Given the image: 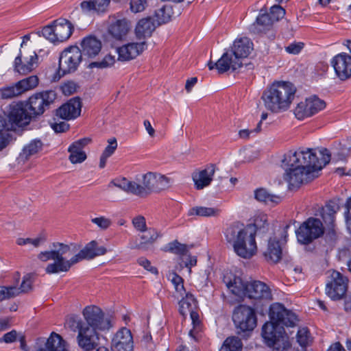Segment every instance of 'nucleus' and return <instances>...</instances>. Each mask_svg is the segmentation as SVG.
Instances as JSON below:
<instances>
[{
  "instance_id": "obj_3",
  "label": "nucleus",
  "mask_w": 351,
  "mask_h": 351,
  "mask_svg": "<svg viewBox=\"0 0 351 351\" xmlns=\"http://www.w3.org/2000/svg\"><path fill=\"white\" fill-rule=\"evenodd\" d=\"M171 184V179L157 171H148L136 177L135 180L126 178L112 180L109 186H113L140 198H145L152 193H159L167 190Z\"/></svg>"
},
{
  "instance_id": "obj_50",
  "label": "nucleus",
  "mask_w": 351,
  "mask_h": 351,
  "mask_svg": "<svg viewBox=\"0 0 351 351\" xmlns=\"http://www.w3.org/2000/svg\"><path fill=\"white\" fill-rule=\"evenodd\" d=\"M267 216L264 213L256 214L254 217V222L252 224H249L254 228L255 233L258 230L265 228L268 226L267 223Z\"/></svg>"
},
{
  "instance_id": "obj_21",
  "label": "nucleus",
  "mask_w": 351,
  "mask_h": 351,
  "mask_svg": "<svg viewBox=\"0 0 351 351\" xmlns=\"http://www.w3.org/2000/svg\"><path fill=\"white\" fill-rule=\"evenodd\" d=\"M89 138H84L74 141L68 148L69 160L73 165L81 164L87 158L84 148L90 143Z\"/></svg>"
},
{
  "instance_id": "obj_22",
  "label": "nucleus",
  "mask_w": 351,
  "mask_h": 351,
  "mask_svg": "<svg viewBox=\"0 0 351 351\" xmlns=\"http://www.w3.org/2000/svg\"><path fill=\"white\" fill-rule=\"evenodd\" d=\"M81 108L80 99L73 98L57 110L56 116L64 120L74 119L80 116Z\"/></svg>"
},
{
  "instance_id": "obj_61",
  "label": "nucleus",
  "mask_w": 351,
  "mask_h": 351,
  "mask_svg": "<svg viewBox=\"0 0 351 351\" xmlns=\"http://www.w3.org/2000/svg\"><path fill=\"white\" fill-rule=\"evenodd\" d=\"M51 128L56 132H64L69 130V125L65 121H60V122H51L50 123Z\"/></svg>"
},
{
  "instance_id": "obj_36",
  "label": "nucleus",
  "mask_w": 351,
  "mask_h": 351,
  "mask_svg": "<svg viewBox=\"0 0 351 351\" xmlns=\"http://www.w3.org/2000/svg\"><path fill=\"white\" fill-rule=\"evenodd\" d=\"M338 210V206L335 204H328L322 208L321 215L329 229L334 227L335 214Z\"/></svg>"
},
{
  "instance_id": "obj_40",
  "label": "nucleus",
  "mask_w": 351,
  "mask_h": 351,
  "mask_svg": "<svg viewBox=\"0 0 351 351\" xmlns=\"http://www.w3.org/2000/svg\"><path fill=\"white\" fill-rule=\"evenodd\" d=\"M221 210L216 207L195 206L189 210V215H197L200 217H217Z\"/></svg>"
},
{
  "instance_id": "obj_30",
  "label": "nucleus",
  "mask_w": 351,
  "mask_h": 351,
  "mask_svg": "<svg viewBox=\"0 0 351 351\" xmlns=\"http://www.w3.org/2000/svg\"><path fill=\"white\" fill-rule=\"evenodd\" d=\"M110 0H88L81 3V8L84 12H106L110 5Z\"/></svg>"
},
{
  "instance_id": "obj_45",
  "label": "nucleus",
  "mask_w": 351,
  "mask_h": 351,
  "mask_svg": "<svg viewBox=\"0 0 351 351\" xmlns=\"http://www.w3.org/2000/svg\"><path fill=\"white\" fill-rule=\"evenodd\" d=\"M90 222L99 230L105 231L112 225V221L110 217L104 215H99L90 219Z\"/></svg>"
},
{
  "instance_id": "obj_35",
  "label": "nucleus",
  "mask_w": 351,
  "mask_h": 351,
  "mask_svg": "<svg viewBox=\"0 0 351 351\" xmlns=\"http://www.w3.org/2000/svg\"><path fill=\"white\" fill-rule=\"evenodd\" d=\"M180 298L181 300L179 302V311L180 314L182 316H186L187 314L193 312L197 304L193 295L185 292L184 296Z\"/></svg>"
},
{
  "instance_id": "obj_12",
  "label": "nucleus",
  "mask_w": 351,
  "mask_h": 351,
  "mask_svg": "<svg viewBox=\"0 0 351 351\" xmlns=\"http://www.w3.org/2000/svg\"><path fill=\"white\" fill-rule=\"evenodd\" d=\"M326 103L315 95L310 96L298 102L293 109V113L298 120L311 117L324 109Z\"/></svg>"
},
{
  "instance_id": "obj_42",
  "label": "nucleus",
  "mask_w": 351,
  "mask_h": 351,
  "mask_svg": "<svg viewBox=\"0 0 351 351\" xmlns=\"http://www.w3.org/2000/svg\"><path fill=\"white\" fill-rule=\"evenodd\" d=\"M243 343L237 337H229L223 343L219 351H242Z\"/></svg>"
},
{
  "instance_id": "obj_52",
  "label": "nucleus",
  "mask_w": 351,
  "mask_h": 351,
  "mask_svg": "<svg viewBox=\"0 0 351 351\" xmlns=\"http://www.w3.org/2000/svg\"><path fill=\"white\" fill-rule=\"evenodd\" d=\"M189 315L193 327V329L190 330L189 334L191 337L195 338V335L197 334L200 330V321L199 314L194 311L193 312H191V313H190Z\"/></svg>"
},
{
  "instance_id": "obj_14",
  "label": "nucleus",
  "mask_w": 351,
  "mask_h": 351,
  "mask_svg": "<svg viewBox=\"0 0 351 351\" xmlns=\"http://www.w3.org/2000/svg\"><path fill=\"white\" fill-rule=\"evenodd\" d=\"M83 59L80 48L71 46L65 49L59 58V72L62 75L74 72Z\"/></svg>"
},
{
  "instance_id": "obj_39",
  "label": "nucleus",
  "mask_w": 351,
  "mask_h": 351,
  "mask_svg": "<svg viewBox=\"0 0 351 351\" xmlns=\"http://www.w3.org/2000/svg\"><path fill=\"white\" fill-rule=\"evenodd\" d=\"M168 279L171 282L175 289L173 296L177 299H179L180 297H183L186 290L184 287L182 278L178 276L176 272L171 271L168 274Z\"/></svg>"
},
{
  "instance_id": "obj_53",
  "label": "nucleus",
  "mask_w": 351,
  "mask_h": 351,
  "mask_svg": "<svg viewBox=\"0 0 351 351\" xmlns=\"http://www.w3.org/2000/svg\"><path fill=\"white\" fill-rule=\"evenodd\" d=\"M273 21L276 23L285 14V10L279 5H274L271 8L269 12H267Z\"/></svg>"
},
{
  "instance_id": "obj_33",
  "label": "nucleus",
  "mask_w": 351,
  "mask_h": 351,
  "mask_svg": "<svg viewBox=\"0 0 351 351\" xmlns=\"http://www.w3.org/2000/svg\"><path fill=\"white\" fill-rule=\"evenodd\" d=\"M266 260L271 263H278L282 258V247L275 238L269 240L266 251L264 252Z\"/></svg>"
},
{
  "instance_id": "obj_13",
  "label": "nucleus",
  "mask_w": 351,
  "mask_h": 351,
  "mask_svg": "<svg viewBox=\"0 0 351 351\" xmlns=\"http://www.w3.org/2000/svg\"><path fill=\"white\" fill-rule=\"evenodd\" d=\"M324 233V226L318 219L310 217L305 221L296 231L298 241L308 244L317 239Z\"/></svg>"
},
{
  "instance_id": "obj_43",
  "label": "nucleus",
  "mask_w": 351,
  "mask_h": 351,
  "mask_svg": "<svg viewBox=\"0 0 351 351\" xmlns=\"http://www.w3.org/2000/svg\"><path fill=\"white\" fill-rule=\"evenodd\" d=\"M116 56L109 53L106 55L100 61L90 62L88 67L90 69L98 68L100 69H104L113 66L116 62Z\"/></svg>"
},
{
  "instance_id": "obj_26",
  "label": "nucleus",
  "mask_w": 351,
  "mask_h": 351,
  "mask_svg": "<svg viewBox=\"0 0 351 351\" xmlns=\"http://www.w3.org/2000/svg\"><path fill=\"white\" fill-rule=\"evenodd\" d=\"M22 60V55H19L14 61V69L21 74H27L33 71L37 66L38 56L35 52H32L29 57H23Z\"/></svg>"
},
{
  "instance_id": "obj_34",
  "label": "nucleus",
  "mask_w": 351,
  "mask_h": 351,
  "mask_svg": "<svg viewBox=\"0 0 351 351\" xmlns=\"http://www.w3.org/2000/svg\"><path fill=\"white\" fill-rule=\"evenodd\" d=\"M44 346L48 351H69L67 343L54 332L51 333Z\"/></svg>"
},
{
  "instance_id": "obj_24",
  "label": "nucleus",
  "mask_w": 351,
  "mask_h": 351,
  "mask_svg": "<svg viewBox=\"0 0 351 351\" xmlns=\"http://www.w3.org/2000/svg\"><path fill=\"white\" fill-rule=\"evenodd\" d=\"M131 28L130 21L126 19H118L109 25L108 33L115 40H122L127 38Z\"/></svg>"
},
{
  "instance_id": "obj_46",
  "label": "nucleus",
  "mask_w": 351,
  "mask_h": 351,
  "mask_svg": "<svg viewBox=\"0 0 351 351\" xmlns=\"http://www.w3.org/2000/svg\"><path fill=\"white\" fill-rule=\"evenodd\" d=\"M196 264L197 258L195 256L184 255L181 258V262L179 263V267H176V269L180 271L185 267L188 269V274L190 275L191 273V267L196 265Z\"/></svg>"
},
{
  "instance_id": "obj_23",
  "label": "nucleus",
  "mask_w": 351,
  "mask_h": 351,
  "mask_svg": "<svg viewBox=\"0 0 351 351\" xmlns=\"http://www.w3.org/2000/svg\"><path fill=\"white\" fill-rule=\"evenodd\" d=\"M215 165L210 164L204 169L197 170L192 174V178L197 190L203 189L210 185L215 172Z\"/></svg>"
},
{
  "instance_id": "obj_57",
  "label": "nucleus",
  "mask_w": 351,
  "mask_h": 351,
  "mask_svg": "<svg viewBox=\"0 0 351 351\" xmlns=\"http://www.w3.org/2000/svg\"><path fill=\"white\" fill-rule=\"evenodd\" d=\"M304 44L302 42L292 43L285 47V50L289 54H298L304 48Z\"/></svg>"
},
{
  "instance_id": "obj_27",
  "label": "nucleus",
  "mask_w": 351,
  "mask_h": 351,
  "mask_svg": "<svg viewBox=\"0 0 351 351\" xmlns=\"http://www.w3.org/2000/svg\"><path fill=\"white\" fill-rule=\"evenodd\" d=\"M43 143L39 139H33L25 144L20 152L17 161L18 163L23 164L30 159L31 157L38 154L43 149Z\"/></svg>"
},
{
  "instance_id": "obj_18",
  "label": "nucleus",
  "mask_w": 351,
  "mask_h": 351,
  "mask_svg": "<svg viewBox=\"0 0 351 351\" xmlns=\"http://www.w3.org/2000/svg\"><path fill=\"white\" fill-rule=\"evenodd\" d=\"M146 49V41H139L132 39L130 42L117 49L118 60L120 61L133 60L140 56Z\"/></svg>"
},
{
  "instance_id": "obj_28",
  "label": "nucleus",
  "mask_w": 351,
  "mask_h": 351,
  "mask_svg": "<svg viewBox=\"0 0 351 351\" xmlns=\"http://www.w3.org/2000/svg\"><path fill=\"white\" fill-rule=\"evenodd\" d=\"M96 310H97V311L99 312V314H100L101 317H102L103 319H108L107 317H105L104 313L102 311V310L100 308H99L98 306H95V305H89V306H86L82 310V312L83 317L85 321L84 323H83L82 322V320L78 319L77 317L71 316L66 319V324L68 326L69 328H70L73 330H74L75 328H77L78 329V334H77V335H78L80 334V330L81 328L86 327V326H88L87 319L84 316L85 312L86 311L88 313H90L92 311H94V312L96 311Z\"/></svg>"
},
{
  "instance_id": "obj_19",
  "label": "nucleus",
  "mask_w": 351,
  "mask_h": 351,
  "mask_svg": "<svg viewBox=\"0 0 351 351\" xmlns=\"http://www.w3.org/2000/svg\"><path fill=\"white\" fill-rule=\"evenodd\" d=\"M111 351H132L133 337L130 330L125 327L119 329L112 337Z\"/></svg>"
},
{
  "instance_id": "obj_16",
  "label": "nucleus",
  "mask_w": 351,
  "mask_h": 351,
  "mask_svg": "<svg viewBox=\"0 0 351 351\" xmlns=\"http://www.w3.org/2000/svg\"><path fill=\"white\" fill-rule=\"evenodd\" d=\"M56 99V93L51 90L35 93L29 98L28 110L32 115L43 114Z\"/></svg>"
},
{
  "instance_id": "obj_49",
  "label": "nucleus",
  "mask_w": 351,
  "mask_h": 351,
  "mask_svg": "<svg viewBox=\"0 0 351 351\" xmlns=\"http://www.w3.org/2000/svg\"><path fill=\"white\" fill-rule=\"evenodd\" d=\"M0 93L3 99H11L21 95L16 83L13 86L1 88Z\"/></svg>"
},
{
  "instance_id": "obj_47",
  "label": "nucleus",
  "mask_w": 351,
  "mask_h": 351,
  "mask_svg": "<svg viewBox=\"0 0 351 351\" xmlns=\"http://www.w3.org/2000/svg\"><path fill=\"white\" fill-rule=\"evenodd\" d=\"M46 239L43 236L35 238H19L16 240V243L19 245H31L34 247H38Z\"/></svg>"
},
{
  "instance_id": "obj_48",
  "label": "nucleus",
  "mask_w": 351,
  "mask_h": 351,
  "mask_svg": "<svg viewBox=\"0 0 351 351\" xmlns=\"http://www.w3.org/2000/svg\"><path fill=\"white\" fill-rule=\"evenodd\" d=\"M18 295V290L16 286H1L0 287V302Z\"/></svg>"
},
{
  "instance_id": "obj_41",
  "label": "nucleus",
  "mask_w": 351,
  "mask_h": 351,
  "mask_svg": "<svg viewBox=\"0 0 351 351\" xmlns=\"http://www.w3.org/2000/svg\"><path fill=\"white\" fill-rule=\"evenodd\" d=\"M10 119L18 125H24L28 122L29 118L23 108L16 106L10 113Z\"/></svg>"
},
{
  "instance_id": "obj_2",
  "label": "nucleus",
  "mask_w": 351,
  "mask_h": 351,
  "mask_svg": "<svg viewBox=\"0 0 351 351\" xmlns=\"http://www.w3.org/2000/svg\"><path fill=\"white\" fill-rule=\"evenodd\" d=\"M53 247L51 250L41 252L38 255V258L43 262L54 261L45 268V271L49 274L67 272L73 265L79 262L93 259L107 252L106 248L99 245L95 240L86 243L82 248L76 243H56L53 244Z\"/></svg>"
},
{
  "instance_id": "obj_54",
  "label": "nucleus",
  "mask_w": 351,
  "mask_h": 351,
  "mask_svg": "<svg viewBox=\"0 0 351 351\" xmlns=\"http://www.w3.org/2000/svg\"><path fill=\"white\" fill-rule=\"evenodd\" d=\"M169 250L175 254L184 256L189 249L186 245L176 241L169 244Z\"/></svg>"
},
{
  "instance_id": "obj_56",
  "label": "nucleus",
  "mask_w": 351,
  "mask_h": 351,
  "mask_svg": "<svg viewBox=\"0 0 351 351\" xmlns=\"http://www.w3.org/2000/svg\"><path fill=\"white\" fill-rule=\"evenodd\" d=\"M297 341L301 346L308 345L310 338L308 330L306 328H302L298 330L297 333Z\"/></svg>"
},
{
  "instance_id": "obj_6",
  "label": "nucleus",
  "mask_w": 351,
  "mask_h": 351,
  "mask_svg": "<svg viewBox=\"0 0 351 351\" xmlns=\"http://www.w3.org/2000/svg\"><path fill=\"white\" fill-rule=\"evenodd\" d=\"M223 282L228 289L239 298H247L255 300H271L272 299L271 289L263 282L248 281L240 276H236L231 273L224 276Z\"/></svg>"
},
{
  "instance_id": "obj_10",
  "label": "nucleus",
  "mask_w": 351,
  "mask_h": 351,
  "mask_svg": "<svg viewBox=\"0 0 351 351\" xmlns=\"http://www.w3.org/2000/svg\"><path fill=\"white\" fill-rule=\"evenodd\" d=\"M72 23L65 19L55 21L51 25L44 27L43 36L53 43H62L68 40L73 30Z\"/></svg>"
},
{
  "instance_id": "obj_32",
  "label": "nucleus",
  "mask_w": 351,
  "mask_h": 351,
  "mask_svg": "<svg viewBox=\"0 0 351 351\" xmlns=\"http://www.w3.org/2000/svg\"><path fill=\"white\" fill-rule=\"evenodd\" d=\"M178 14L173 12L172 5H165L155 11L154 19L158 25H160L169 23Z\"/></svg>"
},
{
  "instance_id": "obj_7",
  "label": "nucleus",
  "mask_w": 351,
  "mask_h": 351,
  "mask_svg": "<svg viewBox=\"0 0 351 351\" xmlns=\"http://www.w3.org/2000/svg\"><path fill=\"white\" fill-rule=\"evenodd\" d=\"M296 93L295 86L289 82H276L263 93L265 108L274 113L287 111L291 106Z\"/></svg>"
},
{
  "instance_id": "obj_25",
  "label": "nucleus",
  "mask_w": 351,
  "mask_h": 351,
  "mask_svg": "<svg viewBox=\"0 0 351 351\" xmlns=\"http://www.w3.org/2000/svg\"><path fill=\"white\" fill-rule=\"evenodd\" d=\"M155 21L152 17L143 18L138 21L134 29L135 40L146 41L156 29Z\"/></svg>"
},
{
  "instance_id": "obj_4",
  "label": "nucleus",
  "mask_w": 351,
  "mask_h": 351,
  "mask_svg": "<svg viewBox=\"0 0 351 351\" xmlns=\"http://www.w3.org/2000/svg\"><path fill=\"white\" fill-rule=\"evenodd\" d=\"M84 316L87 319L88 326L81 328L77 336L78 346L85 351H109L108 348L99 344V334L112 328L109 319H103L99 312L92 311Z\"/></svg>"
},
{
  "instance_id": "obj_58",
  "label": "nucleus",
  "mask_w": 351,
  "mask_h": 351,
  "mask_svg": "<svg viewBox=\"0 0 351 351\" xmlns=\"http://www.w3.org/2000/svg\"><path fill=\"white\" fill-rule=\"evenodd\" d=\"M147 5L146 0H131L130 9L134 13L140 12L145 9Z\"/></svg>"
},
{
  "instance_id": "obj_51",
  "label": "nucleus",
  "mask_w": 351,
  "mask_h": 351,
  "mask_svg": "<svg viewBox=\"0 0 351 351\" xmlns=\"http://www.w3.org/2000/svg\"><path fill=\"white\" fill-rule=\"evenodd\" d=\"M32 282L33 281L32 280L31 274H27L25 276L20 287H16V289L18 290V295L21 293H25L30 291L32 289Z\"/></svg>"
},
{
  "instance_id": "obj_44",
  "label": "nucleus",
  "mask_w": 351,
  "mask_h": 351,
  "mask_svg": "<svg viewBox=\"0 0 351 351\" xmlns=\"http://www.w3.org/2000/svg\"><path fill=\"white\" fill-rule=\"evenodd\" d=\"M38 84V79L36 75H32L20 80L16 83L21 94L35 88Z\"/></svg>"
},
{
  "instance_id": "obj_63",
  "label": "nucleus",
  "mask_w": 351,
  "mask_h": 351,
  "mask_svg": "<svg viewBox=\"0 0 351 351\" xmlns=\"http://www.w3.org/2000/svg\"><path fill=\"white\" fill-rule=\"evenodd\" d=\"M139 264L143 266L145 269L147 270L151 271L153 274H157V269L154 267H153L147 259L145 258H140L138 260Z\"/></svg>"
},
{
  "instance_id": "obj_29",
  "label": "nucleus",
  "mask_w": 351,
  "mask_h": 351,
  "mask_svg": "<svg viewBox=\"0 0 351 351\" xmlns=\"http://www.w3.org/2000/svg\"><path fill=\"white\" fill-rule=\"evenodd\" d=\"M274 24L267 12L261 10L256 21L252 24L253 31L256 33H265L271 30Z\"/></svg>"
},
{
  "instance_id": "obj_1",
  "label": "nucleus",
  "mask_w": 351,
  "mask_h": 351,
  "mask_svg": "<svg viewBox=\"0 0 351 351\" xmlns=\"http://www.w3.org/2000/svg\"><path fill=\"white\" fill-rule=\"evenodd\" d=\"M319 154V157L313 149L299 148L284 155L282 165L288 168L284 179L289 189L299 188L319 176V171L330 162V154L327 149H322Z\"/></svg>"
},
{
  "instance_id": "obj_37",
  "label": "nucleus",
  "mask_w": 351,
  "mask_h": 351,
  "mask_svg": "<svg viewBox=\"0 0 351 351\" xmlns=\"http://www.w3.org/2000/svg\"><path fill=\"white\" fill-rule=\"evenodd\" d=\"M107 143V146L100 156L99 163L100 169H103L106 167L108 159L113 155L118 147L117 141L114 137L108 138Z\"/></svg>"
},
{
  "instance_id": "obj_59",
  "label": "nucleus",
  "mask_w": 351,
  "mask_h": 351,
  "mask_svg": "<svg viewBox=\"0 0 351 351\" xmlns=\"http://www.w3.org/2000/svg\"><path fill=\"white\" fill-rule=\"evenodd\" d=\"M221 59H222V56L215 63L213 62L211 60L209 61L208 63V66L209 70H213L215 68L218 70L219 73H223L230 69H232V66L228 60L226 61L227 62L226 63L228 64V66H226V68H224V67L223 68V66L220 67L219 62L221 61Z\"/></svg>"
},
{
  "instance_id": "obj_11",
  "label": "nucleus",
  "mask_w": 351,
  "mask_h": 351,
  "mask_svg": "<svg viewBox=\"0 0 351 351\" xmlns=\"http://www.w3.org/2000/svg\"><path fill=\"white\" fill-rule=\"evenodd\" d=\"M232 320L237 328L242 332L252 331L256 326V315L253 308L240 305L235 308Z\"/></svg>"
},
{
  "instance_id": "obj_38",
  "label": "nucleus",
  "mask_w": 351,
  "mask_h": 351,
  "mask_svg": "<svg viewBox=\"0 0 351 351\" xmlns=\"http://www.w3.org/2000/svg\"><path fill=\"white\" fill-rule=\"evenodd\" d=\"M254 197L257 201L267 204H277L281 202L280 196L271 194L263 188L258 189L254 191Z\"/></svg>"
},
{
  "instance_id": "obj_15",
  "label": "nucleus",
  "mask_w": 351,
  "mask_h": 351,
  "mask_svg": "<svg viewBox=\"0 0 351 351\" xmlns=\"http://www.w3.org/2000/svg\"><path fill=\"white\" fill-rule=\"evenodd\" d=\"M328 273V280L326 285V293L332 300H339L346 294L348 280L337 271H329Z\"/></svg>"
},
{
  "instance_id": "obj_60",
  "label": "nucleus",
  "mask_w": 351,
  "mask_h": 351,
  "mask_svg": "<svg viewBox=\"0 0 351 351\" xmlns=\"http://www.w3.org/2000/svg\"><path fill=\"white\" fill-rule=\"evenodd\" d=\"M61 90L64 95L69 96L75 93L77 86L73 82H68L61 86Z\"/></svg>"
},
{
  "instance_id": "obj_31",
  "label": "nucleus",
  "mask_w": 351,
  "mask_h": 351,
  "mask_svg": "<svg viewBox=\"0 0 351 351\" xmlns=\"http://www.w3.org/2000/svg\"><path fill=\"white\" fill-rule=\"evenodd\" d=\"M142 232L141 241L134 247L141 250H147L160 237V234L156 229L152 228H149L147 230H144Z\"/></svg>"
},
{
  "instance_id": "obj_55",
  "label": "nucleus",
  "mask_w": 351,
  "mask_h": 351,
  "mask_svg": "<svg viewBox=\"0 0 351 351\" xmlns=\"http://www.w3.org/2000/svg\"><path fill=\"white\" fill-rule=\"evenodd\" d=\"M132 223L134 228L138 232H144V230L147 229L145 218L142 215L134 217L132 220Z\"/></svg>"
},
{
  "instance_id": "obj_5",
  "label": "nucleus",
  "mask_w": 351,
  "mask_h": 351,
  "mask_svg": "<svg viewBox=\"0 0 351 351\" xmlns=\"http://www.w3.org/2000/svg\"><path fill=\"white\" fill-rule=\"evenodd\" d=\"M224 237L237 256L249 259L256 254L257 245L254 227L234 223L226 229Z\"/></svg>"
},
{
  "instance_id": "obj_64",
  "label": "nucleus",
  "mask_w": 351,
  "mask_h": 351,
  "mask_svg": "<svg viewBox=\"0 0 351 351\" xmlns=\"http://www.w3.org/2000/svg\"><path fill=\"white\" fill-rule=\"evenodd\" d=\"M245 154L244 161L247 162H250L254 161L255 159L258 158V153L257 151H247L243 153Z\"/></svg>"
},
{
  "instance_id": "obj_62",
  "label": "nucleus",
  "mask_w": 351,
  "mask_h": 351,
  "mask_svg": "<svg viewBox=\"0 0 351 351\" xmlns=\"http://www.w3.org/2000/svg\"><path fill=\"white\" fill-rule=\"evenodd\" d=\"M346 222L347 228L351 233V197L349 198L346 204Z\"/></svg>"
},
{
  "instance_id": "obj_9",
  "label": "nucleus",
  "mask_w": 351,
  "mask_h": 351,
  "mask_svg": "<svg viewBox=\"0 0 351 351\" xmlns=\"http://www.w3.org/2000/svg\"><path fill=\"white\" fill-rule=\"evenodd\" d=\"M262 337L267 345L274 350L284 351L291 346L283 327L273 322H266L263 325Z\"/></svg>"
},
{
  "instance_id": "obj_8",
  "label": "nucleus",
  "mask_w": 351,
  "mask_h": 351,
  "mask_svg": "<svg viewBox=\"0 0 351 351\" xmlns=\"http://www.w3.org/2000/svg\"><path fill=\"white\" fill-rule=\"evenodd\" d=\"M253 50V43L247 37L238 38L234 40L231 49L222 55V59L219 62L220 67L226 68L229 61L232 70L234 71L243 64V60L246 58Z\"/></svg>"
},
{
  "instance_id": "obj_17",
  "label": "nucleus",
  "mask_w": 351,
  "mask_h": 351,
  "mask_svg": "<svg viewBox=\"0 0 351 351\" xmlns=\"http://www.w3.org/2000/svg\"><path fill=\"white\" fill-rule=\"evenodd\" d=\"M269 315L271 319L270 322L280 326L293 327L296 325L298 321V317L294 313L286 309L280 303H274L271 305Z\"/></svg>"
},
{
  "instance_id": "obj_20",
  "label": "nucleus",
  "mask_w": 351,
  "mask_h": 351,
  "mask_svg": "<svg viewBox=\"0 0 351 351\" xmlns=\"http://www.w3.org/2000/svg\"><path fill=\"white\" fill-rule=\"evenodd\" d=\"M79 48L83 58L93 59L99 54L102 43L95 36H88L81 40Z\"/></svg>"
}]
</instances>
